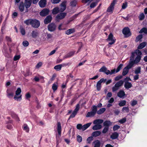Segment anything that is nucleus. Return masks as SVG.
I'll return each mask as SVG.
<instances>
[{"instance_id": "nucleus-1", "label": "nucleus", "mask_w": 147, "mask_h": 147, "mask_svg": "<svg viewBox=\"0 0 147 147\" xmlns=\"http://www.w3.org/2000/svg\"><path fill=\"white\" fill-rule=\"evenodd\" d=\"M112 122L110 121L107 120L105 121L103 123V126L105 127L102 131V133L103 134L106 133L109 129V126L111 125Z\"/></svg>"}, {"instance_id": "nucleus-2", "label": "nucleus", "mask_w": 147, "mask_h": 147, "mask_svg": "<svg viewBox=\"0 0 147 147\" xmlns=\"http://www.w3.org/2000/svg\"><path fill=\"white\" fill-rule=\"evenodd\" d=\"M30 23L32 27L35 28H37L40 25V22L36 19H31Z\"/></svg>"}, {"instance_id": "nucleus-3", "label": "nucleus", "mask_w": 147, "mask_h": 147, "mask_svg": "<svg viewBox=\"0 0 147 147\" xmlns=\"http://www.w3.org/2000/svg\"><path fill=\"white\" fill-rule=\"evenodd\" d=\"M117 0H113L112 2L111 3L110 5L108 7L107 10L108 12L112 13L113 10L114 9V6L117 2Z\"/></svg>"}, {"instance_id": "nucleus-4", "label": "nucleus", "mask_w": 147, "mask_h": 147, "mask_svg": "<svg viewBox=\"0 0 147 147\" xmlns=\"http://www.w3.org/2000/svg\"><path fill=\"white\" fill-rule=\"evenodd\" d=\"M122 32L126 37H129L131 35L129 28L128 27L124 28Z\"/></svg>"}, {"instance_id": "nucleus-5", "label": "nucleus", "mask_w": 147, "mask_h": 147, "mask_svg": "<svg viewBox=\"0 0 147 147\" xmlns=\"http://www.w3.org/2000/svg\"><path fill=\"white\" fill-rule=\"evenodd\" d=\"M141 56H137L135 59L133 61H131L129 63L133 67L134 64L138 63L140 61L141 59Z\"/></svg>"}, {"instance_id": "nucleus-6", "label": "nucleus", "mask_w": 147, "mask_h": 147, "mask_svg": "<svg viewBox=\"0 0 147 147\" xmlns=\"http://www.w3.org/2000/svg\"><path fill=\"white\" fill-rule=\"evenodd\" d=\"M113 36L112 33H111L108 36V38L107 39V40L108 41H111V42H109V44L112 45L114 44L115 41L116 40L113 39Z\"/></svg>"}, {"instance_id": "nucleus-7", "label": "nucleus", "mask_w": 147, "mask_h": 147, "mask_svg": "<svg viewBox=\"0 0 147 147\" xmlns=\"http://www.w3.org/2000/svg\"><path fill=\"white\" fill-rule=\"evenodd\" d=\"M132 67L131 65L129 63L128 65L123 69L122 73V75L125 76L128 72L129 69Z\"/></svg>"}, {"instance_id": "nucleus-8", "label": "nucleus", "mask_w": 147, "mask_h": 147, "mask_svg": "<svg viewBox=\"0 0 147 147\" xmlns=\"http://www.w3.org/2000/svg\"><path fill=\"white\" fill-rule=\"evenodd\" d=\"M106 80V79H104L103 78H102L100 80L98 81L96 84L97 90L99 91L101 88V84L102 82H105Z\"/></svg>"}, {"instance_id": "nucleus-9", "label": "nucleus", "mask_w": 147, "mask_h": 147, "mask_svg": "<svg viewBox=\"0 0 147 147\" xmlns=\"http://www.w3.org/2000/svg\"><path fill=\"white\" fill-rule=\"evenodd\" d=\"M67 15L65 12L61 13L58 14L56 17V19L57 21H59V20H62Z\"/></svg>"}, {"instance_id": "nucleus-10", "label": "nucleus", "mask_w": 147, "mask_h": 147, "mask_svg": "<svg viewBox=\"0 0 147 147\" xmlns=\"http://www.w3.org/2000/svg\"><path fill=\"white\" fill-rule=\"evenodd\" d=\"M56 26L53 23L50 24L48 26V30L50 32H53L55 31L56 29Z\"/></svg>"}, {"instance_id": "nucleus-11", "label": "nucleus", "mask_w": 147, "mask_h": 147, "mask_svg": "<svg viewBox=\"0 0 147 147\" xmlns=\"http://www.w3.org/2000/svg\"><path fill=\"white\" fill-rule=\"evenodd\" d=\"M49 10L47 9H45L42 10L40 12L39 14L42 17H45L49 14Z\"/></svg>"}, {"instance_id": "nucleus-12", "label": "nucleus", "mask_w": 147, "mask_h": 147, "mask_svg": "<svg viewBox=\"0 0 147 147\" xmlns=\"http://www.w3.org/2000/svg\"><path fill=\"white\" fill-rule=\"evenodd\" d=\"M2 52L4 56L6 57L9 58L11 57L10 55L8 52L7 48L5 47H3Z\"/></svg>"}, {"instance_id": "nucleus-13", "label": "nucleus", "mask_w": 147, "mask_h": 147, "mask_svg": "<svg viewBox=\"0 0 147 147\" xmlns=\"http://www.w3.org/2000/svg\"><path fill=\"white\" fill-rule=\"evenodd\" d=\"M32 0H24V3L25 7L26 9L28 8L31 6Z\"/></svg>"}, {"instance_id": "nucleus-14", "label": "nucleus", "mask_w": 147, "mask_h": 147, "mask_svg": "<svg viewBox=\"0 0 147 147\" xmlns=\"http://www.w3.org/2000/svg\"><path fill=\"white\" fill-rule=\"evenodd\" d=\"M57 125L58 134L60 136L62 131L61 123L59 122H58L57 123Z\"/></svg>"}, {"instance_id": "nucleus-15", "label": "nucleus", "mask_w": 147, "mask_h": 147, "mask_svg": "<svg viewBox=\"0 0 147 147\" xmlns=\"http://www.w3.org/2000/svg\"><path fill=\"white\" fill-rule=\"evenodd\" d=\"M52 20V17L51 16H47L44 20V23L45 24H47L50 23Z\"/></svg>"}, {"instance_id": "nucleus-16", "label": "nucleus", "mask_w": 147, "mask_h": 147, "mask_svg": "<svg viewBox=\"0 0 147 147\" xmlns=\"http://www.w3.org/2000/svg\"><path fill=\"white\" fill-rule=\"evenodd\" d=\"M66 1H63L61 3L60 11L63 12L65 10L66 7Z\"/></svg>"}, {"instance_id": "nucleus-17", "label": "nucleus", "mask_w": 147, "mask_h": 147, "mask_svg": "<svg viewBox=\"0 0 147 147\" xmlns=\"http://www.w3.org/2000/svg\"><path fill=\"white\" fill-rule=\"evenodd\" d=\"M11 115L12 118L15 119L16 121H20L19 118L18 117V115L14 112H11Z\"/></svg>"}, {"instance_id": "nucleus-18", "label": "nucleus", "mask_w": 147, "mask_h": 147, "mask_svg": "<svg viewBox=\"0 0 147 147\" xmlns=\"http://www.w3.org/2000/svg\"><path fill=\"white\" fill-rule=\"evenodd\" d=\"M119 134L117 132H114L110 136V138L112 140H115L119 137Z\"/></svg>"}, {"instance_id": "nucleus-19", "label": "nucleus", "mask_w": 147, "mask_h": 147, "mask_svg": "<svg viewBox=\"0 0 147 147\" xmlns=\"http://www.w3.org/2000/svg\"><path fill=\"white\" fill-rule=\"evenodd\" d=\"M24 6L25 5L23 1L21 2L20 3L18 7L20 11L22 12L24 11Z\"/></svg>"}, {"instance_id": "nucleus-20", "label": "nucleus", "mask_w": 147, "mask_h": 147, "mask_svg": "<svg viewBox=\"0 0 147 147\" xmlns=\"http://www.w3.org/2000/svg\"><path fill=\"white\" fill-rule=\"evenodd\" d=\"M46 2V0H40L39 1L38 4L40 7H44L45 6Z\"/></svg>"}, {"instance_id": "nucleus-21", "label": "nucleus", "mask_w": 147, "mask_h": 147, "mask_svg": "<svg viewBox=\"0 0 147 147\" xmlns=\"http://www.w3.org/2000/svg\"><path fill=\"white\" fill-rule=\"evenodd\" d=\"M92 144H94V147H100L101 143L99 140H96L93 141Z\"/></svg>"}, {"instance_id": "nucleus-22", "label": "nucleus", "mask_w": 147, "mask_h": 147, "mask_svg": "<svg viewBox=\"0 0 147 147\" xmlns=\"http://www.w3.org/2000/svg\"><path fill=\"white\" fill-rule=\"evenodd\" d=\"M132 84L131 82L127 81H125L124 84L125 87L127 89L131 88L132 87Z\"/></svg>"}, {"instance_id": "nucleus-23", "label": "nucleus", "mask_w": 147, "mask_h": 147, "mask_svg": "<svg viewBox=\"0 0 147 147\" xmlns=\"http://www.w3.org/2000/svg\"><path fill=\"white\" fill-rule=\"evenodd\" d=\"M117 96L120 98H123L125 95V92L123 90H120L117 94Z\"/></svg>"}, {"instance_id": "nucleus-24", "label": "nucleus", "mask_w": 147, "mask_h": 147, "mask_svg": "<svg viewBox=\"0 0 147 147\" xmlns=\"http://www.w3.org/2000/svg\"><path fill=\"white\" fill-rule=\"evenodd\" d=\"M101 132L99 131H96L93 132L92 134V137H96L99 136L101 134Z\"/></svg>"}, {"instance_id": "nucleus-25", "label": "nucleus", "mask_w": 147, "mask_h": 147, "mask_svg": "<svg viewBox=\"0 0 147 147\" xmlns=\"http://www.w3.org/2000/svg\"><path fill=\"white\" fill-rule=\"evenodd\" d=\"M102 125L100 124H95L92 127V129L94 130L100 129L101 128Z\"/></svg>"}, {"instance_id": "nucleus-26", "label": "nucleus", "mask_w": 147, "mask_h": 147, "mask_svg": "<svg viewBox=\"0 0 147 147\" xmlns=\"http://www.w3.org/2000/svg\"><path fill=\"white\" fill-rule=\"evenodd\" d=\"M103 122V120L102 119H96L93 121V123L94 124H100Z\"/></svg>"}, {"instance_id": "nucleus-27", "label": "nucleus", "mask_w": 147, "mask_h": 147, "mask_svg": "<svg viewBox=\"0 0 147 147\" xmlns=\"http://www.w3.org/2000/svg\"><path fill=\"white\" fill-rule=\"evenodd\" d=\"M146 45V42H143L140 44L138 47V49H142Z\"/></svg>"}, {"instance_id": "nucleus-28", "label": "nucleus", "mask_w": 147, "mask_h": 147, "mask_svg": "<svg viewBox=\"0 0 147 147\" xmlns=\"http://www.w3.org/2000/svg\"><path fill=\"white\" fill-rule=\"evenodd\" d=\"M60 10L58 7H55L52 10V13L53 15L56 14L58 13Z\"/></svg>"}, {"instance_id": "nucleus-29", "label": "nucleus", "mask_w": 147, "mask_h": 147, "mask_svg": "<svg viewBox=\"0 0 147 147\" xmlns=\"http://www.w3.org/2000/svg\"><path fill=\"white\" fill-rule=\"evenodd\" d=\"M38 33L36 30L33 31L31 33L32 37L34 38H36L38 36Z\"/></svg>"}, {"instance_id": "nucleus-30", "label": "nucleus", "mask_w": 147, "mask_h": 147, "mask_svg": "<svg viewBox=\"0 0 147 147\" xmlns=\"http://www.w3.org/2000/svg\"><path fill=\"white\" fill-rule=\"evenodd\" d=\"M75 31L74 28L69 29L65 31V34L67 35H69L74 33Z\"/></svg>"}, {"instance_id": "nucleus-31", "label": "nucleus", "mask_w": 147, "mask_h": 147, "mask_svg": "<svg viewBox=\"0 0 147 147\" xmlns=\"http://www.w3.org/2000/svg\"><path fill=\"white\" fill-rule=\"evenodd\" d=\"M105 110L106 109L105 108H102L97 111V113L98 115L101 114L103 113L105 111Z\"/></svg>"}, {"instance_id": "nucleus-32", "label": "nucleus", "mask_w": 147, "mask_h": 147, "mask_svg": "<svg viewBox=\"0 0 147 147\" xmlns=\"http://www.w3.org/2000/svg\"><path fill=\"white\" fill-rule=\"evenodd\" d=\"M91 124V123H88L82 126V130L83 131L85 130Z\"/></svg>"}, {"instance_id": "nucleus-33", "label": "nucleus", "mask_w": 147, "mask_h": 147, "mask_svg": "<svg viewBox=\"0 0 147 147\" xmlns=\"http://www.w3.org/2000/svg\"><path fill=\"white\" fill-rule=\"evenodd\" d=\"M98 2V0H96V1L92 3L90 5V7L91 8H92L95 7L97 4Z\"/></svg>"}, {"instance_id": "nucleus-34", "label": "nucleus", "mask_w": 147, "mask_h": 147, "mask_svg": "<svg viewBox=\"0 0 147 147\" xmlns=\"http://www.w3.org/2000/svg\"><path fill=\"white\" fill-rule=\"evenodd\" d=\"M92 111L95 114L97 111V107L95 105H93L91 107Z\"/></svg>"}, {"instance_id": "nucleus-35", "label": "nucleus", "mask_w": 147, "mask_h": 147, "mask_svg": "<svg viewBox=\"0 0 147 147\" xmlns=\"http://www.w3.org/2000/svg\"><path fill=\"white\" fill-rule=\"evenodd\" d=\"M140 33H144L147 34V28L146 27L142 28L139 32Z\"/></svg>"}, {"instance_id": "nucleus-36", "label": "nucleus", "mask_w": 147, "mask_h": 147, "mask_svg": "<svg viewBox=\"0 0 147 147\" xmlns=\"http://www.w3.org/2000/svg\"><path fill=\"white\" fill-rule=\"evenodd\" d=\"M95 114L92 111L88 112L87 114L86 117H87L94 116Z\"/></svg>"}, {"instance_id": "nucleus-37", "label": "nucleus", "mask_w": 147, "mask_h": 147, "mask_svg": "<svg viewBox=\"0 0 147 147\" xmlns=\"http://www.w3.org/2000/svg\"><path fill=\"white\" fill-rule=\"evenodd\" d=\"M61 68L62 66L61 64H59L55 66L54 67V69L56 70L57 71H59L61 70Z\"/></svg>"}, {"instance_id": "nucleus-38", "label": "nucleus", "mask_w": 147, "mask_h": 147, "mask_svg": "<svg viewBox=\"0 0 147 147\" xmlns=\"http://www.w3.org/2000/svg\"><path fill=\"white\" fill-rule=\"evenodd\" d=\"M123 82H124L123 80H121L119 82H117L115 84V85L119 88V87L123 85Z\"/></svg>"}, {"instance_id": "nucleus-39", "label": "nucleus", "mask_w": 147, "mask_h": 147, "mask_svg": "<svg viewBox=\"0 0 147 147\" xmlns=\"http://www.w3.org/2000/svg\"><path fill=\"white\" fill-rule=\"evenodd\" d=\"M77 114V113L73 111L72 113L70 115L69 117L68 118V121L71 118H74Z\"/></svg>"}, {"instance_id": "nucleus-40", "label": "nucleus", "mask_w": 147, "mask_h": 147, "mask_svg": "<svg viewBox=\"0 0 147 147\" xmlns=\"http://www.w3.org/2000/svg\"><path fill=\"white\" fill-rule=\"evenodd\" d=\"M126 104V101L125 100H121L119 103V105L120 107L123 106L125 105Z\"/></svg>"}, {"instance_id": "nucleus-41", "label": "nucleus", "mask_w": 147, "mask_h": 147, "mask_svg": "<svg viewBox=\"0 0 147 147\" xmlns=\"http://www.w3.org/2000/svg\"><path fill=\"white\" fill-rule=\"evenodd\" d=\"M93 140V138L92 136H91L88 137L86 140L87 143L90 144L91 142Z\"/></svg>"}, {"instance_id": "nucleus-42", "label": "nucleus", "mask_w": 147, "mask_h": 147, "mask_svg": "<svg viewBox=\"0 0 147 147\" xmlns=\"http://www.w3.org/2000/svg\"><path fill=\"white\" fill-rule=\"evenodd\" d=\"M123 66V64H120L117 67L116 70V72L117 73L119 72L122 69Z\"/></svg>"}, {"instance_id": "nucleus-43", "label": "nucleus", "mask_w": 147, "mask_h": 147, "mask_svg": "<svg viewBox=\"0 0 147 147\" xmlns=\"http://www.w3.org/2000/svg\"><path fill=\"white\" fill-rule=\"evenodd\" d=\"M107 68L105 66H102L99 70V71L100 72H103L105 73L107 71Z\"/></svg>"}, {"instance_id": "nucleus-44", "label": "nucleus", "mask_w": 147, "mask_h": 147, "mask_svg": "<svg viewBox=\"0 0 147 147\" xmlns=\"http://www.w3.org/2000/svg\"><path fill=\"white\" fill-rule=\"evenodd\" d=\"M143 38V35L142 34H140L137 36L136 39V42H138L140 40Z\"/></svg>"}, {"instance_id": "nucleus-45", "label": "nucleus", "mask_w": 147, "mask_h": 147, "mask_svg": "<svg viewBox=\"0 0 147 147\" xmlns=\"http://www.w3.org/2000/svg\"><path fill=\"white\" fill-rule=\"evenodd\" d=\"M20 32L22 35H24L25 34V30L24 28L22 27H21L20 28Z\"/></svg>"}, {"instance_id": "nucleus-46", "label": "nucleus", "mask_w": 147, "mask_h": 147, "mask_svg": "<svg viewBox=\"0 0 147 147\" xmlns=\"http://www.w3.org/2000/svg\"><path fill=\"white\" fill-rule=\"evenodd\" d=\"M75 51H71L68 53L67 55V57H70L73 56L75 53Z\"/></svg>"}, {"instance_id": "nucleus-47", "label": "nucleus", "mask_w": 147, "mask_h": 147, "mask_svg": "<svg viewBox=\"0 0 147 147\" xmlns=\"http://www.w3.org/2000/svg\"><path fill=\"white\" fill-rule=\"evenodd\" d=\"M141 67H139L137 68L135 70V74H138L140 73L141 72Z\"/></svg>"}, {"instance_id": "nucleus-48", "label": "nucleus", "mask_w": 147, "mask_h": 147, "mask_svg": "<svg viewBox=\"0 0 147 147\" xmlns=\"http://www.w3.org/2000/svg\"><path fill=\"white\" fill-rule=\"evenodd\" d=\"M21 92V90L20 88H18L16 91V95L18 96L19 95Z\"/></svg>"}, {"instance_id": "nucleus-49", "label": "nucleus", "mask_w": 147, "mask_h": 147, "mask_svg": "<svg viewBox=\"0 0 147 147\" xmlns=\"http://www.w3.org/2000/svg\"><path fill=\"white\" fill-rule=\"evenodd\" d=\"M31 21V19L26 20L24 22L25 24H26L27 25H31L30 22Z\"/></svg>"}, {"instance_id": "nucleus-50", "label": "nucleus", "mask_w": 147, "mask_h": 147, "mask_svg": "<svg viewBox=\"0 0 147 147\" xmlns=\"http://www.w3.org/2000/svg\"><path fill=\"white\" fill-rule=\"evenodd\" d=\"M144 16L143 13H141L140 15L139 16L138 18L140 20H143L144 18Z\"/></svg>"}, {"instance_id": "nucleus-51", "label": "nucleus", "mask_w": 147, "mask_h": 147, "mask_svg": "<svg viewBox=\"0 0 147 147\" xmlns=\"http://www.w3.org/2000/svg\"><path fill=\"white\" fill-rule=\"evenodd\" d=\"M136 53L137 56H141L142 54V53L141 51L139 50L138 49L136 50L135 52Z\"/></svg>"}, {"instance_id": "nucleus-52", "label": "nucleus", "mask_w": 147, "mask_h": 147, "mask_svg": "<svg viewBox=\"0 0 147 147\" xmlns=\"http://www.w3.org/2000/svg\"><path fill=\"white\" fill-rule=\"evenodd\" d=\"M58 86L55 84H53L52 86V89L54 92L56 91L57 89Z\"/></svg>"}, {"instance_id": "nucleus-53", "label": "nucleus", "mask_w": 147, "mask_h": 147, "mask_svg": "<svg viewBox=\"0 0 147 147\" xmlns=\"http://www.w3.org/2000/svg\"><path fill=\"white\" fill-rule=\"evenodd\" d=\"M77 140L79 143L81 142L82 140V137L79 135L77 136Z\"/></svg>"}, {"instance_id": "nucleus-54", "label": "nucleus", "mask_w": 147, "mask_h": 147, "mask_svg": "<svg viewBox=\"0 0 147 147\" xmlns=\"http://www.w3.org/2000/svg\"><path fill=\"white\" fill-rule=\"evenodd\" d=\"M120 128V126L118 125H114L113 127V130L115 131Z\"/></svg>"}, {"instance_id": "nucleus-55", "label": "nucleus", "mask_w": 147, "mask_h": 147, "mask_svg": "<svg viewBox=\"0 0 147 147\" xmlns=\"http://www.w3.org/2000/svg\"><path fill=\"white\" fill-rule=\"evenodd\" d=\"M23 45L25 47H27L29 44V43L27 40H24L22 43Z\"/></svg>"}, {"instance_id": "nucleus-56", "label": "nucleus", "mask_w": 147, "mask_h": 147, "mask_svg": "<svg viewBox=\"0 0 147 147\" xmlns=\"http://www.w3.org/2000/svg\"><path fill=\"white\" fill-rule=\"evenodd\" d=\"M24 130H26L27 132H28L29 131V128L28 127V125L26 124H24Z\"/></svg>"}, {"instance_id": "nucleus-57", "label": "nucleus", "mask_w": 147, "mask_h": 147, "mask_svg": "<svg viewBox=\"0 0 147 147\" xmlns=\"http://www.w3.org/2000/svg\"><path fill=\"white\" fill-rule=\"evenodd\" d=\"M125 111L126 112L128 113L129 111V109L128 107H123L122 109V111L123 112Z\"/></svg>"}, {"instance_id": "nucleus-58", "label": "nucleus", "mask_w": 147, "mask_h": 147, "mask_svg": "<svg viewBox=\"0 0 147 147\" xmlns=\"http://www.w3.org/2000/svg\"><path fill=\"white\" fill-rule=\"evenodd\" d=\"M21 56L20 55H16L13 58V60L14 61H17L20 58Z\"/></svg>"}, {"instance_id": "nucleus-59", "label": "nucleus", "mask_w": 147, "mask_h": 147, "mask_svg": "<svg viewBox=\"0 0 147 147\" xmlns=\"http://www.w3.org/2000/svg\"><path fill=\"white\" fill-rule=\"evenodd\" d=\"M135 53V52H132L131 53V56L130 57V59L129 60V62H130L131 61H133V60H134Z\"/></svg>"}, {"instance_id": "nucleus-60", "label": "nucleus", "mask_w": 147, "mask_h": 147, "mask_svg": "<svg viewBox=\"0 0 147 147\" xmlns=\"http://www.w3.org/2000/svg\"><path fill=\"white\" fill-rule=\"evenodd\" d=\"M137 101L136 100H133L131 101V105L132 107H134L137 104Z\"/></svg>"}, {"instance_id": "nucleus-61", "label": "nucleus", "mask_w": 147, "mask_h": 147, "mask_svg": "<svg viewBox=\"0 0 147 147\" xmlns=\"http://www.w3.org/2000/svg\"><path fill=\"white\" fill-rule=\"evenodd\" d=\"M126 121V119L124 117L122 119L119 120V122L121 124H123L125 123Z\"/></svg>"}, {"instance_id": "nucleus-62", "label": "nucleus", "mask_w": 147, "mask_h": 147, "mask_svg": "<svg viewBox=\"0 0 147 147\" xmlns=\"http://www.w3.org/2000/svg\"><path fill=\"white\" fill-rule=\"evenodd\" d=\"M80 105L79 104H78L76 105V108L74 111L77 113L78 111L80 109Z\"/></svg>"}, {"instance_id": "nucleus-63", "label": "nucleus", "mask_w": 147, "mask_h": 147, "mask_svg": "<svg viewBox=\"0 0 147 147\" xmlns=\"http://www.w3.org/2000/svg\"><path fill=\"white\" fill-rule=\"evenodd\" d=\"M76 2L75 1H73L70 2L71 5L73 7H75L76 5Z\"/></svg>"}, {"instance_id": "nucleus-64", "label": "nucleus", "mask_w": 147, "mask_h": 147, "mask_svg": "<svg viewBox=\"0 0 147 147\" xmlns=\"http://www.w3.org/2000/svg\"><path fill=\"white\" fill-rule=\"evenodd\" d=\"M123 77V76H122L121 75H119L117 76H116L115 78V81H118L120 79H121Z\"/></svg>"}]
</instances>
